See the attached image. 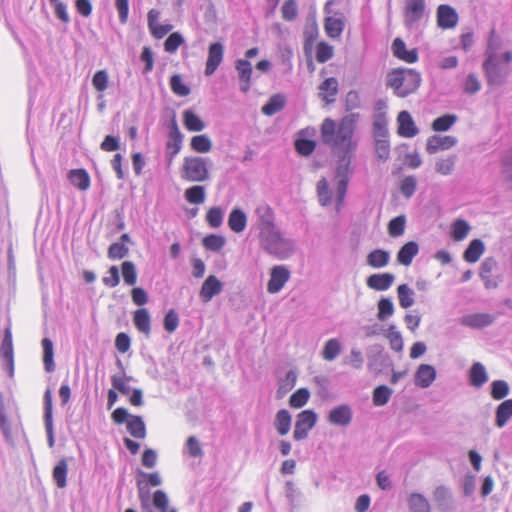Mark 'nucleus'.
<instances>
[{
    "instance_id": "1",
    "label": "nucleus",
    "mask_w": 512,
    "mask_h": 512,
    "mask_svg": "<svg viewBox=\"0 0 512 512\" xmlns=\"http://www.w3.org/2000/svg\"><path fill=\"white\" fill-rule=\"evenodd\" d=\"M358 119V113H349L341 119L337 129L334 120L325 119L321 125L322 141L338 150L355 151L357 143L352 137Z\"/></svg>"
},
{
    "instance_id": "2",
    "label": "nucleus",
    "mask_w": 512,
    "mask_h": 512,
    "mask_svg": "<svg viewBox=\"0 0 512 512\" xmlns=\"http://www.w3.org/2000/svg\"><path fill=\"white\" fill-rule=\"evenodd\" d=\"M259 243L270 255L278 259H286L295 250V242L285 238L277 225L259 232Z\"/></svg>"
},
{
    "instance_id": "3",
    "label": "nucleus",
    "mask_w": 512,
    "mask_h": 512,
    "mask_svg": "<svg viewBox=\"0 0 512 512\" xmlns=\"http://www.w3.org/2000/svg\"><path fill=\"white\" fill-rule=\"evenodd\" d=\"M421 83L420 74L408 68L394 69L387 75L386 84L399 97H406L417 90Z\"/></svg>"
},
{
    "instance_id": "4",
    "label": "nucleus",
    "mask_w": 512,
    "mask_h": 512,
    "mask_svg": "<svg viewBox=\"0 0 512 512\" xmlns=\"http://www.w3.org/2000/svg\"><path fill=\"white\" fill-rule=\"evenodd\" d=\"M340 151L343 152V155L339 156L335 168L336 194L339 204L343 202L346 195L350 175L352 173L350 164L354 153V151Z\"/></svg>"
},
{
    "instance_id": "5",
    "label": "nucleus",
    "mask_w": 512,
    "mask_h": 512,
    "mask_svg": "<svg viewBox=\"0 0 512 512\" xmlns=\"http://www.w3.org/2000/svg\"><path fill=\"white\" fill-rule=\"evenodd\" d=\"M208 158L185 157L181 169V177L190 182H204L209 179Z\"/></svg>"
},
{
    "instance_id": "6",
    "label": "nucleus",
    "mask_w": 512,
    "mask_h": 512,
    "mask_svg": "<svg viewBox=\"0 0 512 512\" xmlns=\"http://www.w3.org/2000/svg\"><path fill=\"white\" fill-rule=\"evenodd\" d=\"M483 70L489 85L500 86L508 76V67L500 63L498 54L491 49L487 50L486 60L483 63Z\"/></svg>"
},
{
    "instance_id": "7",
    "label": "nucleus",
    "mask_w": 512,
    "mask_h": 512,
    "mask_svg": "<svg viewBox=\"0 0 512 512\" xmlns=\"http://www.w3.org/2000/svg\"><path fill=\"white\" fill-rule=\"evenodd\" d=\"M342 0H328L324 6V12L328 15L325 18L324 28L330 38H339L344 30V14L333 9V5Z\"/></svg>"
},
{
    "instance_id": "8",
    "label": "nucleus",
    "mask_w": 512,
    "mask_h": 512,
    "mask_svg": "<svg viewBox=\"0 0 512 512\" xmlns=\"http://www.w3.org/2000/svg\"><path fill=\"white\" fill-rule=\"evenodd\" d=\"M317 421V414L312 410H304L297 416L293 437L295 440L300 441L308 436L309 430H311Z\"/></svg>"
},
{
    "instance_id": "9",
    "label": "nucleus",
    "mask_w": 512,
    "mask_h": 512,
    "mask_svg": "<svg viewBox=\"0 0 512 512\" xmlns=\"http://www.w3.org/2000/svg\"><path fill=\"white\" fill-rule=\"evenodd\" d=\"M433 501L440 512H453L455 501L451 489L446 485H438L432 493Z\"/></svg>"
},
{
    "instance_id": "10",
    "label": "nucleus",
    "mask_w": 512,
    "mask_h": 512,
    "mask_svg": "<svg viewBox=\"0 0 512 512\" xmlns=\"http://www.w3.org/2000/svg\"><path fill=\"white\" fill-rule=\"evenodd\" d=\"M290 278L289 270L282 265L274 266L271 269L270 279L267 284L269 293H278Z\"/></svg>"
},
{
    "instance_id": "11",
    "label": "nucleus",
    "mask_w": 512,
    "mask_h": 512,
    "mask_svg": "<svg viewBox=\"0 0 512 512\" xmlns=\"http://www.w3.org/2000/svg\"><path fill=\"white\" fill-rule=\"evenodd\" d=\"M425 11V0H406L404 22L408 28H411L418 22Z\"/></svg>"
},
{
    "instance_id": "12",
    "label": "nucleus",
    "mask_w": 512,
    "mask_h": 512,
    "mask_svg": "<svg viewBox=\"0 0 512 512\" xmlns=\"http://www.w3.org/2000/svg\"><path fill=\"white\" fill-rule=\"evenodd\" d=\"M255 217V226L259 232L276 225L274 211L265 203H261L255 208Z\"/></svg>"
},
{
    "instance_id": "13",
    "label": "nucleus",
    "mask_w": 512,
    "mask_h": 512,
    "mask_svg": "<svg viewBox=\"0 0 512 512\" xmlns=\"http://www.w3.org/2000/svg\"><path fill=\"white\" fill-rule=\"evenodd\" d=\"M352 417V408L347 404H342L330 410L327 420L332 425L346 427L351 423Z\"/></svg>"
},
{
    "instance_id": "14",
    "label": "nucleus",
    "mask_w": 512,
    "mask_h": 512,
    "mask_svg": "<svg viewBox=\"0 0 512 512\" xmlns=\"http://www.w3.org/2000/svg\"><path fill=\"white\" fill-rule=\"evenodd\" d=\"M460 324L472 329H482L493 324L495 316L489 313L467 314L460 318Z\"/></svg>"
},
{
    "instance_id": "15",
    "label": "nucleus",
    "mask_w": 512,
    "mask_h": 512,
    "mask_svg": "<svg viewBox=\"0 0 512 512\" xmlns=\"http://www.w3.org/2000/svg\"><path fill=\"white\" fill-rule=\"evenodd\" d=\"M44 422L47 434V441L50 448L55 444L54 427H53V412H52V394L48 389L44 394Z\"/></svg>"
},
{
    "instance_id": "16",
    "label": "nucleus",
    "mask_w": 512,
    "mask_h": 512,
    "mask_svg": "<svg viewBox=\"0 0 512 512\" xmlns=\"http://www.w3.org/2000/svg\"><path fill=\"white\" fill-rule=\"evenodd\" d=\"M224 47L220 42L212 43L209 46L208 58L205 67V75H212L223 59Z\"/></svg>"
},
{
    "instance_id": "17",
    "label": "nucleus",
    "mask_w": 512,
    "mask_h": 512,
    "mask_svg": "<svg viewBox=\"0 0 512 512\" xmlns=\"http://www.w3.org/2000/svg\"><path fill=\"white\" fill-rule=\"evenodd\" d=\"M223 289V283L214 275L208 276L200 289V298L204 303L209 302L214 296L220 294Z\"/></svg>"
},
{
    "instance_id": "18",
    "label": "nucleus",
    "mask_w": 512,
    "mask_h": 512,
    "mask_svg": "<svg viewBox=\"0 0 512 512\" xmlns=\"http://www.w3.org/2000/svg\"><path fill=\"white\" fill-rule=\"evenodd\" d=\"M458 14L456 10L449 6L442 4L437 8V24L443 29L453 28L457 25Z\"/></svg>"
},
{
    "instance_id": "19",
    "label": "nucleus",
    "mask_w": 512,
    "mask_h": 512,
    "mask_svg": "<svg viewBox=\"0 0 512 512\" xmlns=\"http://www.w3.org/2000/svg\"><path fill=\"white\" fill-rule=\"evenodd\" d=\"M457 144L454 136H430L427 140L426 151L429 154H435L439 150H448Z\"/></svg>"
},
{
    "instance_id": "20",
    "label": "nucleus",
    "mask_w": 512,
    "mask_h": 512,
    "mask_svg": "<svg viewBox=\"0 0 512 512\" xmlns=\"http://www.w3.org/2000/svg\"><path fill=\"white\" fill-rule=\"evenodd\" d=\"M436 379V369L429 364L418 366L414 374V384L420 388H428Z\"/></svg>"
},
{
    "instance_id": "21",
    "label": "nucleus",
    "mask_w": 512,
    "mask_h": 512,
    "mask_svg": "<svg viewBox=\"0 0 512 512\" xmlns=\"http://www.w3.org/2000/svg\"><path fill=\"white\" fill-rule=\"evenodd\" d=\"M398 121V134L402 137L412 138L419 133L410 113L408 111H401L397 117Z\"/></svg>"
},
{
    "instance_id": "22",
    "label": "nucleus",
    "mask_w": 512,
    "mask_h": 512,
    "mask_svg": "<svg viewBox=\"0 0 512 512\" xmlns=\"http://www.w3.org/2000/svg\"><path fill=\"white\" fill-rule=\"evenodd\" d=\"M395 276L392 273L372 274L366 279V285L375 291H386L394 283Z\"/></svg>"
},
{
    "instance_id": "23",
    "label": "nucleus",
    "mask_w": 512,
    "mask_h": 512,
    "mask_svg": "<svg viewBox=\"0 0 512 512\" xmlns=\"http://www.w3.org/2000/svg\"><path fill=\"white\" fill-rule=\"evenodd\" d=\"M240 81V90L247 93L251 87L252 65L248 60L238 59L235 66Z\"/></svg>"
},
{
    "instance_id": "24",
    "label": "nucleus",
    "mask_w": 512,
    "mask_h": 512,
    "mask_svg": "<svg viewBox=\"0 0 512 512\" xmlns=\"http://www.w3.org/2000/svg\"><path fill=\"white\" fill-rule=\"evenodd\" d=\"M497 261L493 257H487L480 266V278L484 282L486 289H495L498 287V281L491 278V273L497 267Z\"/></svg>"
},
{
    "instance_id": "25",
    "label": "nucleus",
    "mask_w": 512,
    "mask_h": 512,
    "mask_svg": "<svg viewBox=\"0 0 512 512\" xmlns=\"http://www.w3.org/2000/svg\"><path fill=\"white\" fill-rule=\"evenodd\" d=\"M392 52L395 57L407 63H415L418 59L417 50H407L406 45L401 38L394 39L392 43Z\"/></svg>"
},
{
    "instance_id": "26",
    "label": "nucleus",
    "mask_w": 512,
    "mask_h": 512,
    "mask_svg": "<svg viewBox=\"0 0 512 512\" xmlns=\"http://www.w3.org/2000/svg\"><path fill=\"white\" fill-rule=\"evenodd\" d=\"M338 93V81L334 77L327 78L319 86V97L327 104L335 102Z\"/></svg>"
},
{
    "instance_id": "27",
    "label": "nucleus",
    "mask_w": 512,
    "mask_h": 512,
    "mask_svg": "<svg viewBox=\"0 0 512 512\" xmlns=\"http://www.w3.org/2000/svg\"><path fill=\"white\" fill-rule=\"evenodd\" d=\"M247 225V215L240 208H234L228 217V226L235 233H241Z\"/></svg>"
},
{
    "instance_id": "28",
    "label": "nucleus",
    "mask_w": 512,
    "mask_h": 512,
    "mask_svg": "<svg viewBox=\"0 0 512 512\" xmlns=\"http://www.w3.org/2000/svg\"><path fill=\"white\" fill-rule=\"evenodd\" d=\"M407 505L410 512H431L428 499L421 493H411L407 498Z\"/></svg>"
},
{
    "instance_id": "29",
    "label": "nucleus",
    "mask_w": 512,
    "mask_h": 512,
    "mask_svg": "<svg viewBox=\"0 0 512 512\" xmlns=\"http://www.w3.org/2000/svg\"><path fill=\"white\" fill-rule=\"evenodd\" d=\"M419 246L416 242L410 241L404 244L397 253V261L404 266H409L413 258L418 254Z\"/></svg>"
},
{
    "instance_id": "30",
    "label": "nucleus",
    "mask_w": 512,
    "mask_h": 512,
    "mask_svg": "<svg viewBox=\"0 0 512 512\" xmlns=\"http://www.w3.org/2000/svg\"><path fill=\"white\" fill-rule=\"evenodd\" d=\"M470 384L475 388H481L488 381V374L483 364L476 362L469 371Z\"/></svg>"
},
{
    "instance_id": "31",
    "label": "nucleus",
    "mask_w": 512,
    "mask_h": 512,
    "mask_svg": "<svg viewBox=\"0 0 512 512\" xmlns=\"http://www.w3.org/2000/svg\"><path fill=\"white\" fill-rule=\"evenodd\" d=\"M389 261L390 253L383 249H375L371 251L366 257L367 264L376 269L387 266Z\"/></svg>"
},
{
    "instance_id": "32",
    "label": "nucleus",
    "mask_w": 512,
    "mask_h": 512,
    "mask_svg": "<svg viewBox=\"0 0 512 512\" xmlns=\"http://www.w3.org/2000/svg\"><path fill=\"white\" fill-rule=\"evenodd\" d=\"M0 430L5 438L6 442L9 445L14 446L15 442H14V438L12 436L11 425H10V422L8 421V418L5 413L4 396L1 391H0Z\"/></svg>"
},
{
    "instance_id": "33",
    "label": "nucleus",
    "mask_w": 512,
    "mask_h": 512,
    "mask_svg": "<svg viewBox=\"0 0 512 512\" xmlns=\"http://www.w3.org/2000/svg\"><path fill=\"white\" fill-rule=\"evenodd\" d=\"M512 417V399H507L498 405L495 412V424L504 427Z\"/></svg>"
},
{
    "instance_id": "34",
    "label": "nucleus",
    "mask_w": 512,
    "mask_h": 512,
    "mask_svg": "<svg viewBox=\"0 0 512 512\" xmlns=\"http://www.w3.org/2000/svg\"><path fill=\"white\" fill-rule=\"evenodd\" d=\"M133 321L136 328L146 335L147 337L150 335L151 327H150V314L146 308L138 309L134 312Z\"/></svg>"
},
{
    "instance_id": "35",
    "label": "nucleus",
    "mask_w": 512,
    "mask_h": 512,
    "mask_svg": "<svg viewBox=\"0 0 512 512\" xmlns=\"http://www.w3.org/2000/svg\"><path fill=\"white\" fill-rule=\"evenodd\" d=\"M485 251L484 242L480 239H474L470 242L463 254L465 261L469 263L477 262Z\"/></svg>"
},
{
    "instance_id": "36",
    "label": "nucleus",
    "mask_w": 512,
    "mask_h": 512,
    "mask_svg": "<svg viewBox=\"0 0 512 512\" xmlns=\"http://www.w3.org/2000/svg\"><path fill=\"white\" fill-rule=\"evenodd\" d=\"M68 178L72 185L82 191L87 190L90 186V177L84 169L71 170Z\"/></svg>"
},
{
    "instance_id": "37",
    "label": "nucleus",
    "mask_w": 512,
    "mask_h": 512,
    "mask_svg": "<svg viewBox=\"0 0 512 512\" xmlns=\"http://www.w3.org/2000/svg\"><path fill=\"white\" fill-rule=\"evenodd\" d=\"M286 103L285 96L282 94H275L270 97L268 102L262 107L261 111L267 116H272L281 111Z\"/></svg>"
},
{
    "instance_id": "38",
    "label": "nucleus",
    "mask_w": 512,
    "mask_h": 512,
    "mask_svg": "<svg viewBox=\"0 0 512 512\" xmlns=\"http://www.w3.org/2000/svg\"><path fill=\"white\" fill-rule=\"evenodd\" d=\"M127 430L131 436L138 439H143L146 436V427L141 416H130V419L127 421Z\"/></svg>"
},
{
    "instance_id": "39",
    "label": "nucleus",
    "mask_w": 512,
    "mask_h": 512,
    "mask_svg": "<svg viewBox=\"0 0 512 512\" xmlns=\"http://www.w3.org/2000/svg\"><path fill=\"white\" fill-rule=\"evenodd\" d=\"M67 472L68 463L66 458H62L58 461L53 469V479L58 488H65L67 485Z\"/></svg>"
},
{
    "instance_id": "40",
    "label": "nucleus",
    "mask_w": 512,
    "mask_h": 512,
    "mask_svg": "<svg viewBox=\"0 0 512 512\" xmlns=\"http://www.w3.org/2000/svg\"><path fill=\"white\" fill-rule=\"evenodd\" d=\"M43 363L47 372L55 370L53 342L49 338L42 340Z\"/></svg>"
},
{
    "instance_id": "41",
    "label": "nucleus",
    "mask_w": 512,
    "mask_h": 512,
    "mask_svg": "<svg viewBox=\"0 0 512 512\" xmlns=\"http://www.w3.org/2000/svg\"><path fill=\"white\" fill-rule=\"evenodd\" d=\"M183 121L189 131L199 132L205 128V123L202 119L190 109L183 112Z\"/></svg>"
},
{
    "instance_id": "42",
    "label": "nucleus",
    "mask_w": 512,
    "mask_h": 512,
    "mask_svg": "<svg viewBox=\"0 0 512 512\" xmlns=\"http://www.w3.org/2000/svg\"><path fill=\"white\" fill-rule=\"evenodd\" d=\"M275 428L280 435H286L291 427V415L286 409H281L277 412L275 421Z\"/></svg>"
},
{
    "instance_id": "43",
    "label": "nucleus",
    "mask_w": 512,
    "mask_h": 512,
    "mask_svg": "<svg viewBox=\"0 0 512 512\" xmlns=\"http://www.w3.org/2000/svg\"><path fill=\"white\" fill-rule=\"evenodd\" d=\"M458 120L455 114H445L432 122V129L436 132L448 131Z\"/></svg>"
},
{
    "instance_id": "44",
    "label": "nucleus",
    "mask_w": 512,
    "mask_h": 512,
    "mask_svg": "<svg viewBox=\"0 0 512 512\" xmlns=\"http://www.w3.org/2000/svg\"><path fill=\"white\" fill-rule=\"evenodd\" d=\"M297 381V374L295 371L290 370L286 373L285 378L280 380L279 387L277 389V397L282 398L289 391H291Z\"/></svg>"
},
{
    "instance_id": "45",
    "label": "nucleus",
    "mask_w": 512,
    "mask_h": 512,
    "mask_svg": "<svg viewBox=\"0 0 512 512\" xmlns=\"http://www.w3.org/2000/svg\"><path fill=\"white\" fill-rule=\"evenodd\" d=\"M399 304L402 308L407 309L414 304V291L407 285L401 284L397 288Z\"/></svg>"
},
{
    "instance_id": "46",
    "label": "nucleus",
    "mask_w": 512,
    "mask_h": 512,
    "mask_svg": "<svg viewBox=\"0 0 512 512\" xmlns=\"http://www.w3.org/2000/svg\"><path fill=\"white\" fill-rule=\"evenodd\" d=\"M341 352V344L338 339H329L322 350V357L327 361H333Z\"/></svg>"
},
{
    "instance_id": "47",
    "label": "nucleus",
    "mask_w": 512,
    "mask_h": 512,
    "mask_svg": "<svg viewBox=\"0 0 512 512\" xmlns=\"http://www.w3.org/2000/svg\"><path fill=\"white\" fill-rule=\"evenodd\" d=\"M456 159L455 155L438 159L435 163V171L444 176L450 175L454 170Z\"/></svg>"
},
{
    "instance_id": "48",
    "label": "nucleus",
    "mask_w": 512,
    "mask_h": 512,
    "mask_svg": "<svg viewBox=\"0 0 512 512\" xmlns=\"http://www.w3.org/2000/svg\"><path fill=\"white\" fill-rule=\"evenodd\" d=\"M377 308V318L380 321H385L394 313V304L390 298L382 297L377 303Z\"/></svg>"
},
{
    "instance_id": "49",
    "label": "nucleus",
    "mask_w": 512,
    "mask_h": 512,
    "mask_svg": "<svg viewBox=\"0 0 512 512\" xmlns=\"http://www.w3.org/2000/svg\"><path fill=\"white\" fill-rule=\"evenodd\" d=\"M206 193L203 186H192L185 191V198L192 204H202L205 201Z\"/></svg>"
},
{
    "instance_id": "50",
    "label": "nucleus",
    "mask_w": 512,
    "mask_h": 512,
    "mask_svg": "<svg viewBox=\"0 0 512 512\" xmlns=\"http://www.w3.org/2000/svg\"><path fill=\"white\" fill-rule=\"evenodd\" d=\"M392 389H390L386 385H380L376 387L373 391V403L376 406H383L388 403L391 395Z\"/></svg>"
},
{
    "instance_id": "51",
    "label": "nucleus",
    "mask_w": 512,
    "mask_h": 512,
    "mask_svg": "<svg viewBox=\"0 0 512 512\" xmlns=\"http://www.w3.org/2000/svg\"><path fill=\"white\" fill-rule=\"evenodd\" d=\"M191 148L199 153H207L211 150L212 143L207 135H197L191 139Z\"/></svg>"
},
{
    "instance_id": "52",
    "label": "nucleus",
    "mask_w": 512,
    "mask_h": 512,
    "mask_svg": "<svg viewBox=\"0 0 512 512\" xmlns=\"http://www.w3.org/2000/svg\"><path fill=\"white\" fill-rule=\"evenodd\" d=\"M317 194L319 202L322 206H327L332 201V193L329 189V184L326 178H322L317 183Z\"/></svg>"
},
{
    "instance_id": "53",
    "label": "nucleus",
    "mask_w": 512,
    "mask_h": 512,
    "mask_svg": "<svg viewBox=\"0 0 512 512\" xmlns=\"http://www.w3.org/2000/svg\"><path fill=\"white\" fill-rule=\"evenodd\" d=\"M183 141V135L179 130L175 117L171 121L169 141L167 142V149L176 148V144L179 143V149L181 150Z\"/></svg>"
},
{
    "instance_id": "54",
    "label": "nucleus",
    "mask_w": 512,
    "mask_h": 512,
    "mask_svg": "<svg viewBox=\"0 0 512 512\" xmlns=\"http://www.w3.org/2000/svg\"><path fill=\"white\" fill-rule=\"evenodd\" d=\"M470 225L463 219L456 220L452 225V237L455 241L465 239L470 231Z\"/></svg>"
},
{
    "instance_id": "55",
    "label": "nucleus",
    "mask_w": 512,
    "mask_h": 512,
    "mask_svg": "<svg viewBox=\"0 0 512 512\" xmlns=\"http://www.w3.org/2000/svg\"><path fill=\"white\" fill-rule=\"evenodd\" d=\"M0 357L3 359L14 357L13 355V344H12V332L10 326L6 327L4 331V337L0 347Z\"/></svg>"
},
{
    "instance_id": "56",
    "label": "nucleus",
    "mask_w": 512,
    "mask_h": 512,
    "mask_svg": "<svg viewBox=\"0 0 512 512\" xmlns=\"http://www.w3.org/2000/svg\"><path fill=\"white\" fill-rule=\"evenodd\" d=\"M202 244L207 250L218 252L225 245V238L220 235L211 234L203 238Z\"/></svg>"
},
{
    "instance_id": "57",
    "label": "nucleus",
    "mask_w": 512,
    "mask_h": 512,
    "mask_svg": "<svg viewBox=\"0 0 512 512\" xmlns=\"http://www.w3.org/2000/svg\"><path fill=\"white\" fill-rule=\"evenodd\" d=\"M509 391V385L504 380H495L491 383V396L495 400L504 399L509 394Z\"/></svg>"
},
{
    "instance_id": "58",
    "label": "nucleus",
    "mask_w": 512,
    "mask_h": 512,
    "mask_svg": "<svg viewBox=\"0 0 512 512\" xmlns=\"http://www.w3.org/2000/svg\"><path fill=\"white\" fill-rule=\"evenodd\" d=\"M121 267L124 282L129 286H133L137 282V271L135 264L131 261H124Z\"/></svg>"
},
{
    "instance_id": "59",
    "label": "nucleus",
    "mask_w": 512,
    "mask_h": 512,
    "mask_svg": "<svg viewBox=\"0 0 512 512\" xmlns=\"http://www.w3.org/2000/svg\"><path fill=\"white\" fill-rule=\"evenodd\" d=\"M137 488H138V497L141 503V508L145 512H153L150 505V491L148 489L147 484H144L143 481L138 480L137 481Z\"/></svg>"
},
{
    "instance_id": "60",
    "label": "nucleus",
    "mask_w": 512,
    "mask_h": 512,
    "mask_svg": "<svg viewBox=\"0 0 512 512\" xmlns=\"http://www.w3.org/2000/svg\"><path fill=\"white\" fill-rule=\"evenodd\" d=\"M310 392L306 388H300L294 392L289 399V404L293 408L303 407L309 400Z\"/></svg>"
},
{
    "instance_id": "61",
    "label": "nucleus",
    "mask_w": 512,
    "mask_h": 512,
    "mask_svg": "<svg viewBox=\"0 0 512 512\" xmlns=\"http://www.w3.org/2000/svg\"><path fill=\"white\" fill-rule=\"evenodd\" d=\"M417 179L413 175L405 176L400 183V191L404 197L409 199L416 191Z\"/></svg>"
},
{
    "instance_id": "62",
    "label": "nucleus",
    "mask_w": 512,
    "mask_h": 512,
    "mask_svg": "<svg viewBox=\"0 0 512 512\" xmlns=\"http://www.w3.org/2000/svg\"><path fill=\"white\" fill-rule=\"evenodd\" d=\"M406 218L404 215L393 218L388 224V232L392 237L403 235L405 230Z\"/></svg>"
},
{
    "instance_id": "63",
    "label": "nucleus",
    "mask_w": 512,
    "mask_h": 512,
    "mask_svg": "<svg viewBox=\"0 0 512 512\" xmlns=\"http://www.w3.org/2000/svg\"><path fill=\"white\" fill-rule=\"evenodd\" d=\"M386 337L389 340L390 347L392 350L396 352H401L403 350V338L399 331L396 330L394 325L389 327L388 333Z\"/></svg>"
},
{
    "instance_id": "64",
    "label": "nucleus",
    "mask_w": 512,
    "mask_h": 512,
    "mask_svg": "<svg viewBox=\"0 0 512 512\" xmlns=\"http://www.w3.org/2000/svg\"><path fill=\"white\" fill-rule=\"evenodd\" d=\"M170 86L172 91L181 97H185L190 94V88L183 83L180 75H173L170 79Z\"/></svg>"
}]
</instances>
